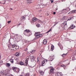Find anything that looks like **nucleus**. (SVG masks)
Listing matches in <instances>:
<instances>
[{
    "instance_id": "obj_1",
    "label": "nucleus",
    "mask_w": 76,
    "mask_h": 76,
    "mask_svg": "<svg viewBox=\"0 0 76 76\" xmlns=\"http://www.w3.org/2000/svg\"><path fill=\"white\" fill-rule=\"evenodd\" d=\"M35 38L36 39L39 38V37H41L42 36V34H41L39 32H36L35 34Z\"/></svg>"
},
{
    "instance_id": "obj_2",
    "label": "nucleus",
    "mask_w": 76,
    "mask_h": 76,
    "mask_svg": "<svg viewBox=\"0 0 76 76\" xmlns=\"http://www.w3.org/2000/svg\"><path fill=\"white\" fill-rule=\"evenodd\" d=\"M54 69L53 67L50 68V72H49V74L51 75H53L54 74Z\"/></svg>"
},
{
    "instance_id": "obj_3",
    "label": "nucleus",
    "mask_w": 76,
    "mask_h": 76,
    "mask_svg": "<svg viewBox=\"0 0 76 76\" xmlns=\"http://www.w3.org/2000/svg\"><path fill=\"white\" fill-rule=\"evenodd\" d=\"M13 70H14L15 72H16V73H19V71H20V69L19 68L15 67L13 68Z\"/></svg>"
},
{
    "instance_id": "obj_4",
    "label": "nucleus",
    "mask_w": 76,
    "mask_h": 76,
    "mask_svg": "<svg viewBox=\"0 0 76 76\" xmlns=\"http://www.w3.org/2000/svg\"><path fill=\"white\" fill-rule=\"evenodd\" d=\"M29 60L28 58H27L26 60H25V63L24 64V66H27L28 64V60Z\"/></svg>"
},
{
    "instance_id": "obj_5",
    "label": "nucleus",
    "mask_w": 76,
    "mask_h": 76,
    "mask_svg": "<svg viewBox=\"0 0 76 76\" xmlns=\"http://www.w3.org/2000/svg\"><path fill=\"white\" fill-rule=\"evenodd\" d=\"M70 11V9L69 8H67L66 9H64L62 10V12H63V13H67V12H69V11Z\"/></svg>"
},
{
    "instance_id": "obj_6",
    "label": "nucleus",
    "mask_w": 76,
    "mask_h": 76,
    "mask_svg": "<svg viewBox=\"0 0 76 76\" xmlns=\"http://www.w3.org/2000/svg\"><path fill=\"white\" fill-rule=\"evenodd\" d=\"M48 61L47 60H45L43 61L42 62V65L43 66H44L45 64V63Z\"/></svg>"
},
{
    "instance_id": "obj_7",
    "label": "nucleus",
    "mask_w": 76,
    "mask_h": 76,
    "mask_svg": "<svg viewBox=\"0 0 76 76\" xmlns=\"http://www.w3.org/2000/svg\"><path fill=\"white\" fill-rule=\"evenodd\" d=\"M12 48H15V49H17L19 48V46L16 45L15 44L12 45Z\"/></svg>"
},
{
    "instance_id": "obj_8",
    "label": "nucleus",
    "mask_w": 76,
    "mask_h": 76,
    "mask_svg": "<svg viewBox=\"0 0 76 76\" xmlns=\"http://www.w3.org/2000/svg\"><path fill=\"white\" fill-rule=\"evenodd\" d=\"M76 13V10H73L70 12L69 13Z\"/></svg>"
},
{
    "instance_id": "obj_9",
    "label": "nucleus",
    "mask_w": 76,
    "mask_h": 76,
    "mask_svg": "<svg viewBox=\"0 0 76 76\" xmlns=\"http://www.w3.org/2000/svg\"><path fill=\"white\" fill-rule=\"evenodd\" d=\"M75 25H74L73 24H72L70 26V28H71V29H74V28H75Z\"/></svg>"
},
{
    "instance_id": "obj_10",
    "label": "nucleus",
    "mask_w": 76,
    "mask_h": 76,
    "mask_svg": "<svg viewBox=\"0 0 76 76\" xmlns=\"http://www.w3.org/2000/svg\"><path fill=\"white\" fill-rule=\"evenodd\" d=\"M43 42L44 44H46L47 43V40H46V39H44L43 41Z\"/></svg>"
},
{
    "instance_id": "obj_11",
    "label": "nucleus",
    "mask_w": 76,
    "mask_h": 76,
    "mask_svg": "<svg viewBox=\"0 0 76 76\" xmlns=\"http://www.w3.org/2000/svg\"><path fill=\"white\" fill-rule=\"evenodd\" d=\"M53 57H54V56H50L49 57V59H50V60L53 61Z\"/></svg>"
},
{
    "instance_id": "obj_12",
    "label": "nucleus",
    "mask_w": 76,
    "mask_h": 76,
    "mask_svg": "<svg viewBox=\"0 0 76 76\" xmlns=\"http://www.w3.org/2000/svg\"><path fill=\"white\" fill-rule=\"evenodd\" d=\"M38 19L36 18H33L32 20V21L33 22H35V21H37Z\"/></svg>"
},
{
    "instance_id": "obj_13",
    "label": "nucleus",
    "mask_w": 76,
    "mask_h": 76,
    "mask_svg": "<svg viewBox=\"0 0 76 76\" xmlns=\"http://www.w3.org/2000/svg\"><path fill=\"white\" fill-rule=\"evenodd\" d=\"M15 35L17 36V39H20V36H19V35H18V34H16Z\"/></svg>"
},
{
    "instance_id": "obj_14",
    "label": "nucleus",
    "mask_w": 76,
    "mask_h": 76,
    "mask_svg": "<svg viewBox=\"0 0 76 76\" xmlns=\"http://www.w3.org/2000/svg\"><path fill=\"white\" fill-rule=\"evenodd\" d=\"M54 49V46L53 45H52L51 47V50L53 51Z\"/></svg>"
},
{
    "instance_id": "obj_15",
    "label": "nucleus",
    "mask_w": 76,
    "mask_h": 76,
    "mask_svg": "<svg viewBox=\"0 0 76 76\" xmlns=\"http://www.w3.org/2000/svg\"><path fill=\"white\" fill-rule=\"evenodd\" d=\"M15 56H16L17 57H18V56H19V53L18 52H17L15 54Z\"/></svg>"
},
{
    "instance_id": "obj_16",
    "label": "nucleus",
    "mask_w": 76,
    "mask_h": 76,
    "mask_svg": "<svg viewBox=\"0 0 76 76\" xmlns=\"http://www.w3.org/2000/svg\"><path fill=\"white\" fill-rule=\"evenodd\" d=\"M6 67H9V66H10V64L9 63H7L6 64Z\"/></svg>"
},
{
    "instance_id": "obj_17",
    "label": "nucleus",
    "mask_w": 76,
    "mask_h": 76,
    "mask_svg": "<svg viewBox=\"0 0 76 76\" xmlns=\"http://www.w3.org/2000/svg\"><path fill=\"white\" fill-rule=\"evenodd\" d=\"M73 17L72 16H71L68 19V20H71L72 19H73Z\"/></svg>"
},
{
    "instance_id": "obj_18",
    "label": "nucleus",
    "mask_w": 76,
    "mask_h": 76,
    "mask_svg": "<svg viewBox=\"0 0 76 76\" xmlns=\"http://www.w3.org/2000/svg\"><path fill=\"white\" fill-rule=\"evenodd\" d=\"M64 26H65L67 25V21H64L63 23Z\"/></svg>"
},
{
    "instance_id": "obj_19",
    "label": "nucleus",
    "mask_w": 76,
    "mask_h": 76,
    "mask_svg": "<svg viewBox=\"0 0 76 76\" xmlns=\"http://www.w3.org/2000/svg\"><path fill=\"white\" fill-rule=\"evenodd\" d=\"M25 32H27V33H29V32H30V31L29 30H24Z\"/></svg>"
},
{
    "instance_id": "obj_20",
    "label": "nucleus",
    "mask_w": 76,
    "mask_h": 76,
    "mask_svg": "<svg viewBox=\"0 0 76 76\" xmlns=\"http://www.w3.org/2000/svg\"><path fill=\"white\" fill-rule=\"evenodd\" d=\"M26 15H24L21 18L23 19H25V18H26Z\"/></svg>"
},
{
    "instance_id": "obj_21",
    "label": "nucleus",
    "mask_w": 76,
    "mask_h": 76,
    "mask_svg": "<svg viewBox=\"0 0 76 76\" xmlns=\"http://www.w3.org/2000/svg\"><path fill=\"white\" fill-rule=\"evenodd\" d=\"M20 64L21 65V66H22V65H24V64L23 62H20Z\"/></svg>"
},
{
    "instance_id": "obj_22",
    "label": "nucleus",
    "mask_w": 76,
    "mask_h": 76,
    "mask_svg": "<svg viewBox=\"0 0 76 76\" xmlns=\"http://www.w3.org/2000/svg\"><path fill=\"white\" fill-rule=\"evenodd\" d=\"M10 61L11 62V63H14V61H13V59H10Z\"/></svg>"
},
{
    "instance_id": "obj_23",
    "label": "nucleus",
    "mask_w": 76,
    "mask_h": 76,
    "mask_svg": "<svg viewBox=\"0 0 76 76\" xmlns=\"http://www.w3.org/2000/svg\"><path fill=\"white\" fill-rule=\"evenodd\" d=\"M32 0H27V2L28 3H31L32 2H31V1Z\"/></svg>"
},
{
    "instance_id": "obj_24",
    "label": "nucleus",
    "mask_w": 76,
    "mask_h": 76,
    "mask_svg": "<svg viewBox=\"0 0 76 76\" xmlns=\"http://www.w3.org/2000/svg\"><path fill=\"white\" fill-rule=\"evenodd\" d=\"M61 67H63L64 69H64V67H66V66L65 65H61Z\"/></svg>"
},
{
    "instance_id": "obj_25",
    "label": "nucleus",
    "mask_w": 76,
    "mask_h": 76,
    "mask_svg": "<svg viewBox=\"0 0 76 76\" xmlns=\"http://www.w3.org/2000/svg\"><path fill=\"white\" fill-rule=\"evenodd\" d=\"M40 75H43L44 74V72L42 71H40Z\"/></svg>"
},
{
    "instance_id": "obj_26",
    "label": "nucleus",
    "mask_w": 76,
    "mask_h": 76,
    "mask_svg": "<svg viewBox=\"0 0 76 76\" xmlns=\"http://www.w3.org/2000/svg\"><path fill=\"white\" fill-rule=\"evenodd\" d=\"M35 50H33L32 51V52H31V54H34V53H35Z\"/></svg>"
},
{
    "instance_id": "obj_27",
    "label": "nucleus",
    "mask_w": 76,
    "mask_h": 76,
    "mask_svg": "<svg viewBox=\"0 0 76 76\" xmlns=\"http://www.w3.org/2000/svg\"><path fill=\"white\" fill-rule=\"evenodd\" d=\"M29 76V73H26V76Z\"/></svg>"
},
{
    "instance_id": "obj_28",
    "label": "nucleus",
    "mask_w": 76,
    "mask_h": 76,
    "mask_svg": "<svg viewBox=\"0 0 76 76\" xmlns=\"http://www.w3.org/2000/svg\"><path fill=\"white\" fill-rule=\"evenodd\" d=\"M67 54H63L62 55V57H64V56H66V55Z\"/></svg>"
},
{
    "instance_id": "obj_29",
    "label": "nucleus",
    "mask_w": 76,
    "mask_h": 76,
    "mask_svg": "<svg viewBox=\"0 0 76 76\" xmlns=\"http://www.w3.org/2000/svg\"><path fill=\"white\" fill-rule=\"evenodd\" d=\"M40 26V25H39V24H37L36 25V26H37V27H39Z\"/></svg>"
},
{
    "instance_id": "obj_30",
    "label": "nucleus",
    "mask_w": 76,
    "mask_h": 76,
    "mask_svg": "<svg viewBox=\"0 0 76 76\" xmlns=\"http://www.w3.org/2000/svg\"><path fill=\"white\" fill-rule=\"evenodd\" d=\"M57 76H60V74L59 73H57Z\"/></svg>"
},
{
    "instance_id": "obj_31",
    "label": "nucleus",
    "mask_w": 76,
    "mask_h": 76,
    "mask_svg": "<svg viewBox=\"0 0 76 76\" xmlns=\"http://www.w3.org/2000/svg\"><path fill=\"white\" fill-rule=\"evenodd\" d=\"M0 73L1 74H4V71H1Z\"/></svg>"
},
{
    "instance_id": "obj_32",
    "label": "nucleus",
    "mask_w": 76,
    "mask_h": 76,
    "mask_svg": "<svg viewBox=\"0 0 76 76\" xmlns=\"http://www.w3.org/2000/svg\"><path fill=\"white\" fill-rule=\"evenodd\" d=\"M50 1H51V3H53L54 2V1L52 0H50Z\"/></svg>"
},
{
    "instance_id": "obj_33",
    "label": "nucleus",
    "mask_w": 76,
    "mask_h": 76,
    "mask_svg": "<svg viewBox=\"0 0 76 76\" xmlns=\"http://www.w3.org/2000/svg\"><path fill=\"white\" fill-rule=\"evenodd\" d=\"M31 58H34V56H30Z\"/></svg>"
},
{
    "instance_id": "obj_34",
    "label": "nucleus",
    "mask_w": 76,
    "mask_h": 76,
    "mask_svg": "<svg viewBox=\"0 0 76 76\" xmlns=\"http://www.w3.org/2000/svg\"><path fill=\"white\" fill-rule=\"evenodd\" d=\"M76 55H75V56H74V57H74V59H76Z\"/></svg>"
},
{
    "instance_id": "obj_35",
    "label": "nucleus",
    "mask_w": 76,
    "mask_h": 76,
    "mask_svg": "<svg viewBox=\"0 0 76 76\" xmlns=\"http://www.w3.org/2000/svg\"><path fill=\"white\" fill-rule=\"evenodd\" d=\"M39 6H39V5H38L37 6V7H38V8H37V9H38V8H39Z\"/></svg>"
},
{
    "instance_id": "obj_36",
    "label": "nucleus",
    "mask_w": 76,
    "mask_h": 76,
    "mask_svg": "<svg viewBox=\"0 0 76 76\" xmlns=\"http://www.w3.org/2000/svg\"><path fill=\"white\" fill-rule=\"evenodd\" d=\"M50 31H51V29H50L49 31H48V32H46V33H48V32H50Z\"/></svg>"
},
{
    "instance_id": "obj_37",
    "label": "nucleus",
    "mask_w": 76,
    "mask_h": 76,
    "mask_svg": "<svg viewBox=\"0 0 76 76\" xmlns=\"http://www.w3.org/2000/svg\"><path fill=\"white\" fill-rule=\"evenodd\" d=\"M7 22L8 23H10L11 22V21H8Z\"/></svg>"
},
{
    "instance_id": "obj_38",
    "label": "nucleus",
    "mask_w": 76,
    "mask_h": 76,
    "mask_svg": "<svg viewBox=\"0 0 76 76\" xmlns=\"http://www.w3.org/2000/svg\"><path fill=\"white\" fill-rule=\"evenodd\" d=\"M37 61H39V59L38 58H37Z\"/></svg>"
},
{
    "instance_id": "obj_39",
    "label": "nucleus",
    "mask_w": 76,
    "mask_h": 76,
    "mask_svg": "<svg viewBox=\"0 0 76 76\" xmlns=\"http://www.w3.org/2000/svg\"><path fill=\"white\" fill-rule=\"evenodd\" d=\"M53 14H54V15L56 14V12H54L53 13Z\"/></svg>"
},
{
    "instance_id": "obj_40",
    "label": "nucleus",
    "mask_w": 76,
    "mask_h": 76,
    "mask_svg": "<svg viewBox=\"0 0 76 76\" xmlns=\"http://www.w3.org/2000/svg\"><path fill=\"white\" fill-rule=\"evenodd\" d=\"M56 24H57V23H56V24H54V26H55Z\"/></svg>"
},
{
    "instance_id": "obj_41",
    "label": "nucleus",
    "mask_w": 76,
    "mask_h": 76,
    "mask_svg": "<svg viewBox=\"0 0 76 76\" xmlns=\"http://www.w3.org/2000/svg\"><path fill=\"white\" fill-rule=\"evenodd\" d=\"M44 58H42H42H41V59H44Z\"/></svg>"
},
{
    "instance_id": "obj_42",
    "label": "nucleus",
    "mask_w": 76,
    "mask_h": 76,
    "mask_svg": "<svg viewBox=\"0 0 76 76\" xmlns=\"http://www.w3.org/2000/svg\"><path fill=\"white\" fill-rule=\"evenodd\" d=\"M61 72H60V75H61Z\"/></svg>"
},
{
    "instance_id": "obj_43",
    "label": "nucleus",
    "mask_w": 76,
    "mask_h": 76,
    "mask_svg": "<svg viewBox=\"0 0 76 76\" xmlns=\"http://www.w3.org/2000/svg\"><path fill=\"white\" fill-rule=\"evenodd\" d=\"M0 58H1V56L0 55Z\"/></svg>"
},
{
    "instance_id": "obj_44",
    "label": "nucleus",
    "mask_w": 76,
    "mask_h": 76,
    "mask_svg": "<svg viewBox=\"0 0 76 76\" xmlns=\"http://www.w3.org/2000/svg\"><path fill=\"white\" fill-rule=\"evenodd\" d=\"M27 49H25V51H27Z\"/></svg>"
},
{
    "instance_id": "obj_45",
    "label": "nucleus",
    "mask_w": 76,
    "mask_h": 76,
    "mask_svg": "<svg viewBox=\"0 0 76 76\" xmlns=\"http://www.w3.org/2000/svg\"><path fill=\"white\" fill-rule=\"evenodd\" d=\"M11 10H13V9H12V8H11Z\"/></svg>"
},
{
    "instance_id": "obj_46",
    "label": "nucleus",
    "mask_w": 76,
    "mask_h": 76,
    "mask_svg": "<svg viewBox=\"0 0 76 76\" xmlns=\"http://www.w3.org/2000/svg\"><path fill=\"white\" fill-rule=\"evenodd\" d=\"M56 10H57V9H56Z\"/></svg>"
},
{
    "instance_id": "obj_47",
    "label": "nucleus",
    "mask_w": 76,
    "mask_h": 76,
    "mask_svg": "<svg viewBox=\"0 0 76 76\" xmlns=\"http://www.w3.org/2000/svg\"><path fill=\"white\" fill-rule=\"evenodd\" d=\"M73 70H74V69H73Z\"/></svg>"
}]
</instances>
